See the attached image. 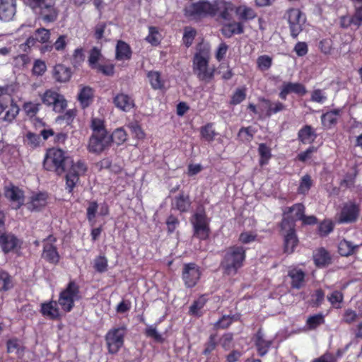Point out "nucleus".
Masks as SVG:
<instances>
[{"mask_svg": "<svg viewBox=\"0 0 362 362\" xmlns=\"http://www.w3.org/2000/svg\"><path fill=\"white\" fill-rule=\"evenodd\" d=\"M209 49L198 47L193 58V71L200 81L209 82L214 75V68L209 65Z\"/></svg>", "mask_w": 362, "mask_h": 362, "instance_id": "f257e3e1", "label": "nucleus"}, {"mask_svg": "<svg viewBox=\"0 0 362 362\" xmlns=\"http://www.w3.org/2000/svg\"><path fill=\"white\" fill-rule=\"evenodd\" d=\"M23 3L45 22L57 19L59 9L55 6V0H23Z\"/></svg>", "mask_w": 362, "mask_h": 362, "instance_id": "f03ea898", "label": "nucleus"}, {"mask_svg": "<svg viewBox=\"0 0 362 362\" xmlns=\"http://www.w3.org/2000/svg\"><path fill=\"white\" fill-rule=\"evenodd\" d=\"M245 259V249L242 246H232L227 249L221 266L228 274H236Z\"/></svg>", "mask_w": 362, "mask_h": 362, "instance_id": "7ed1b4c3", "label": "nucleus"}, {"mask_svg": "<svg viewBox=\"0 0 362 362\" xmlns=\"http://www.w3.org/2000/svg\"><path fill=\"white\" fill-rule=\"evenodd\" d=\"M68 163L69 158L65 156L64 151L52 148L47 151L43 166L48 171H53L57 175H62L65 172L66 165Z\"/></svg>", "mask_w": 362, "mask_h": 362, "instance_id": "20e7f679", "label": "nucleus"}, {"mask_svg": "<svg viewBox=\"0 0 362 362\" xmlns=\"http://www.w3.org/2000/svg\"><path fill=\"white\" fill-rule=\"evenodd\" d=\"M191 223L196 238L200 240L208 238L210 232V218L207 217L204 206H199L197 208L191 218Z\"/></svg>", "mask_w": 362, "mask_h": 362, "instance_id": "39448f33", "label": "nucleus"}, {"mask_svg": "<svg viewBox=\"0 0 362 362\" xmlns=\"http://www.w3.org/2000/svg\"><path fill=\"white\" fill-rule=\"evenodd\" d=\"M361 213V200L351 199L342 203L337 214V221L340 224L354 223L357 221Z\"/></svg>", "mask_w": 362, "mask_h": 362, "instance_id": "423d86ee", "label": "nucleus"}, {"mask_svg": "<svg viewBox=\"0 0 362 362\" xmlns=\"http://www.w3.org/2000/svg\"><path fill=\"white\" fill-rule=\"evenodd\" d=\"M80 298L78 285L75 281H70L66 287L60 292L58 303L64 312L68 313L73 309L75 302Z\"/></svg>", "mask_w": 362, "mask_h": 362, "instance_id": "0eeeda50", "label": "nucleus"}, {"mask_svg": "<svg viewBox=\"0 0 362 362\" xmlns=\"http://www.w3.org/2000/svg\"><path fill=\"white\" fill-rule=\"evenodd\" d=\"M71 165L66 175V185L69 192H71L76 183L79 180V177L85 174L87 170V165L83 160H78L76 162L70 160L66 165Z\"/></svg>", "mask_w": 362, "mask_h": 362, "instance_id": "6e6552de", "label": "nucleus"}, {"mask_svg": "<svg viewBox=\"0 0 362 362\" xmlns=\"http://www.w3.org/2000/svg\"><path fill=\"white\" fill-rule=\"evenodd\" d=\"M127 329L124 326L110 329L105 336V341L110 354H116L124 344Z\"/></svg>", "mask_w": 362, "mask_h": 362, "instance_id": "1a4fd4ad", "label": "nucleus"}, {"mask_svg": "<svg viewBox=\"0 0 362 362\" xmlns=\"http://www.w3.org/2000/svg\"><path fill=\"white\" fill-rule=\"evenodd\" d=\"M185 14L192 19H198L207 16H214V4L206 1H199L186 6Z\"/></svg>", "mask_w": 362, "mask_h": 362, "instance_id": "9d476101", "label": "nucleus"}, {"mask_svg": "<svg viewBox=\"0 0 362 362\" xmlns=\"http://www.w3.org/2000/svg\"><path fill=\"white\" fill-rule=\"evenodd\" d=\"M285 18L289 25L291 35L293 38H296L303 30L305 23V16L298 8H290L286 11Z\"/></svg>", "mask_w": 362, "mask_h": 362, "instance_id": "9b49d317", "label": "nucleus"}, {"mask_svg": "<svg viewBox=\"0 0 362 362\" xmlns=\"http://www.w3.org/2000/svg\"><path fill=\"white\" fill-rule=\"evenodd\" d=\"M111 144L112 139L108 134H92L89 139L88 150L99 154L108 149Z\"/></svg>", "mask_w": 362, "mask_h": 362, "instance_id": "f8f14e48", "label": "nucleus"}, {"mask_svg": "<svg viewBox=\"0 0 362 362\" xmlns=\"http://www.w3.org/2000/svg\"><path fill=\"white\" fill-rule=\"evenodd\" d=\"M43 104L52 106L54 111L62 112L66 107V100L64 97L53 90H47L41 96Z\"/></svg>", "mask_w": 362, "mask_h": 362, "instance_id": "ddd939ff", "label": "nucleus"}, {"mask_svg": "<svg viewBox=\"0 0 362 362\" xmlns=\"http://www.w3.org/2000/svg\"><path fill=\"white\" fill-rule=\"evenodd\" d=\"M281 229L286 231L284 237V250L287 253H292L298 244V238L296 235L294 225L293 222L288 220H282L281 224Z\"/></svg>", "mask_w": 362, "mask_h": 362, "instance_id": "4468645a", "label": "nucleus"}, {"mask_svg": "<svg viewBox=\"0 0 362 362\" xmlns=\"http://www.w3.org/2000/svg\"><path fill=\"white\" fill-rule=\"evenodd\" d=\"M201 271L194 263L185 264L182 269V279L187 288L194 287L200 279Z\"/></svg>", "mask_w": 362, "mask_h": 362, "instance_id": "2eb2a0df", "label": "nucleus"}, {"mask_svg": "<svg viewBox=\"0 0 362 362\" xmlns=\"http://www.w3.org/2000/svg\"><path fill=\"white\" fill-rule=\"evenodd\" d=\"M18 106L13 103L11 97L0 99V115L5 112L1 117L3 121L11 122L19 112Z\"/></svg>", "mask_w": 362, "mask_h": 362, "instance_id": "dca6fc26", "label": "nucleus"}, {"mask_svg": "<svg viewBox=\"0 0 362 362\" xmlns=\"http://www.w3.org/2000/svg\"><path fill=\"white\" fill-rule=\"evenodd\" d=\"M55 242L56 238L52 235H49L46 240H45L42 254V257L44 259L53 264H57L59 261V255L56 246L54 245Z\"/></svg>", "mask_w": 362, "mask_h": 362, "instance_id": "f3484780", "label": "nucleus"}, {"mask_svg": "<svg viewBox=\"0 0 362 362\" xmlns=\"http://www.w3.org/2000/svg\"><path fill=\"white\" fill-rule=\"evenodd\" d=\"M4 195L10 201L13 209H19L24 204L23 192L14 185L6 186L4 188Z\"/></svg>", "mask_w": 362, "mask_h": 362, "instance_id": "a211bd4d", "label": "nucleus"}, {"mask_svg": "<svg viewBox=\"0 0 362 362\" xmlns=\"http://www.w3.org/2000/svg\"><path fill=\"white\" fill-rule=\"evenodd\" d=\"M21 241L11 233H0V247L4 253H8L20 247Z\"/></svg>", "mask_w": 362, "mask_h": 362, "instance_id": "6ab92c4d", "label": "nucleus"}, {"mask_svg": "<svg viewBox=\"0 0 362 362\" xmlns=\"http://www.w3.org/2000/svg\"><path fill=\"white\" fill-rule=\"evenodd\" d=\"M307 90L304 85L300 83L284 82L279 93V97L286 100V97L290 93H296L298 95L303 96L305 95Z\"/></svg>", "mask_w": 362, "mask_h": 362, "instance_id": "aec40b11", "label": "nucleus"}, {"mask_svg": "<svg viewBox=\"0 0 362 362\" xmlns=\"http://www.w3.org/2000/svg\"><path fill=\"white\" fill-rule=\"evenodd\" d=\"M234 9L235 6L230 2L216 1L214 3V16L217 14L224 21L230 20Z\"/></svg>", "mask_w": 362, "mask_h": 362, "instance_id": "412c9836", "label": "nucleus"}, {"mask_svg": "<svg viewBox=\"0 0 362 362\" xmlns=\"http://www.w3.org/2000/svg\"><path fill=\"white\" fill-rule=\"evenodd\" d=\"M16 12L15 0H0V21H10Z\"/></svg>", "mask_w": 362, "mask_h": 362, "instance_id": "4be33fe9", "label": "nucleus"}, {"mask_svg": "<svg viewBox=\"0 0 362 362\" xmlns=\"http://www.w3.org/2000/svg\"><path fill=\"white\" fill-rule=\"evenodd\" d=\"M253 341L260 356H264L267 354L273 342L272 340L266 339L261 329H259L253 337Z\"/></svg>", "mask_w": 362, "mask_h": 362, "instance_id": "5701e85b", "label": "nucleus"}, {"mask_svg": "<svg viewBox=\"0 0 362 362\" xmlns=\"http://www.w3.org/2000/svg\"><path fill=\"white\" fill-rule=\"evenodd\" d=\"M115 107L124 112L130 111L135 105L133 98L125 93L117 94L113 98Z\"/></svg>", "mask_w": 362, "mask_h": 362, "instance_id": "b1692460", "label": "nucleus"}, {"mask_svg": "<svg viewBox=\"0 0 362 362\" xmlns=\"http://www.w3.org/2000/svg\"><path fill=\"white\" fill-rule=\"evenodd\" d=\"M58 303L55 300H50L41 304L40 312L42 315L49 319L56 320L59 317L60 312L58 308Z\"/></svg>", "mask_w": 362, "mask_h": 362, "instance_id": "393cba45", "label": "nucleus"}, {"mask_svg": "<svg viewBox=\"0 0 362 362\" xmlns=\"http://www.w3.org/2000/svg\"><path fill=\"white\" fill-rule=\"evenodd\" d=\"M288 276L291 279V287L296 289L301 288L305 284V272L298 267L288 270Z\"/></svg>", "mask_w": 362, "mask_h": 362, "instance_id": "a878e982", "label": "nucleus"}, {"mask_svg": "<svg viewBox=\"0 0 362 362\" xmlns=\"http://www.w3.org/2000/svg\"><path fill=\"white\" fill-rule=\"evenodd\" d=\"M305 213V206L302 204H296L288 209V212L283 220L286 219L289 222H293L295 226V221L303 218Z\"/></svg>", "mask_w": 362, "mask_h": 362, "instance_id": "bb28decb", "label": "nucleus"}, {"mask_svg": "<svg viewBox=\"0 0 362 362\" xmlns=\"http://www.w3.org/2000/svg\"><path fill=\"white\" fill-rule=\"evenodd\" d=\"M94 90L89 86H83L78 94V100L82 108H86L93 101Z\"/></svg>", "mask_w": 362, "mask_h": 362, "instance_id": "cd10ccee", "label": "nucleus"}, {"mask_svg": "<svg viewBox=\"0 0 362 362\" xmlns=\"http://www.w3.org/2000/svg\"><path fill=\"white\" fill-rule=\"evenodd\" d=\"M298 139L304 144H310L314 141L317 135L315 129L310 125L301 128L298 134Z\"/></svg>", "mask_w": 362, "mask_h": 362, "instance_id": "c85d7f7f", "label": "nucleus"}, {"mask_svg": "<svg viewBox=\"0 0 362 362\" xmlns=\"http://www.w3.org/2000/svg\"><path fill=\"white\" fill-rule=\"evenodd\" d=\"M47 194L44 192H40L33 194L30 198V202L27 204L30 210H37L47 204Z\"/></svg>", "mask_w": 362, "mask_h": 362, "instance_id": "c756f323", "label": "nucleus"}, {"mask_svg": "<svg viewBox=\"0 0 362 362\" xmlns=\"http://www.w3.org/2000/svg\"><path fill=\"white\" fill-rule=\"evenodd\" d=\"M147 77L153 89L161 90L165 88V81L160 72L156 71H151L148 72Z\"/></svg>", "mask_w": 362, "mask_h": 362, "instance_id": "7c9ffc66", "label": "nucleus"}, {"mask_svg": "<svg viewBox=\"0 0 362 362\" xmlns=\"http://www.w3.org/2000/svg\"><path fill=\"white\" fill-rule=\"evenodd\" d=\"M132 56V51L128 44L123 41H118L116 46V59L118 61L129 60Z\"/></svg>", "mask_w": 362, "mask_h": 362, "instance_id": "2f4dec72", "label": "nucleus"}, {"mask_svg": "<svg viewBox=\"0 0 362 362\" xmlns=\"http://www.w3.org/2000/svg\"><path fill=\"white\" fill-rule=\"evenodd\" d=\"M206 301L207 299L204 295L199 297L189 307V313L196 317L202 316L204 314V308Z\"/></svg>", "mask_w": 362, "mask_h": 362, "instance_id": "473e14b6", "label": "nucleus"}, {"mask_svg": "<svg viewBox=\"0 0 362 362\" xmlns=\"http://www.w3.org/2000/svg\"><path fill=\"white\" fill-rule=\"evenodd\" d=\"M71 76L69 68L58 64L54 68V77L59 82H66Z\"/></svg>", "mask_w": 362, "mask_h": 362, "instance_id": "72a5a7b5", "label": "nucleus"}, {"mask_svg": "<svg viewBox=\"0 0 362 362\" xmlns=\"http://www.w3.org/2000/svg\"><path fill=\"white\" fill-rule=\"evenodd\" d=\"M341 109H334L327 112L322 116V122L323 125L329 128L332 125L334 124L341 114Z\"/></svg>", "mask_w": 362, "mask_h": 362, "instance_id": "f704fd0d", "label": "nucleus"}, {"mask_svg": "<svg viewBox=\"0 0 362 362\" xmlns=\"http://www.w3.org/2000/svg\"><path fill=\"white\" fill-rule=\"evenodd\" d=\"M360 245L354 244L351 241L342 240L339 243V252L342 256H349L353 255L358 248Z\"/></svg>", "mask_w": 362, "mask_h": 362, "instance_id": "c9c22d12", "label": "nucleus"}, {"mask_svg": "<svg viewBox=\"0 0 362 362\" xmlns=\"http://www.w3.org/2000/svg\"><path fill=\"white\" fill-rule=\"evenodd\" d=\"M235 13L238 18L243 21H249L256 17L255 11L246 5H240L235 9Z\"/></svg>", "mask_w": 362, "mask_h": 362, "instance_id": "e433bc0d", "label": "nucleus"}, {"mask_svg": "<svg viewBox=\"0 0 362 362\" xmlns=\"http://www.w3.org/2000/svg\"><path fill=\"white\" fill-rule=\"evenodd\" d=\"M313 259L317 266L324 267L329 264L330 257L329 253L325 249L321 248L315 252Z\"/></svg>", "mask_w": 362, "mask_h": 362, "instance_id": "4c0bfd02", "label": "nucleus"}, {"mask_svg": "<svg viewBox=\"0 0 362 362\" xmlns=\"http://www.w3.org/2000/svg\"><path fill=\"white\" fill-rule=\"evenodd\" d=\"M93 268L98 273H105L108 269V260L105 255H100L93 259Z\"/></svg>", "mask_w": 362, "mask_h": 362, "instance_id": "58836bf2", "label": "nucleus"}, {"mask_svg": "<svg viewBox=\"0 0 362 362\" xmlns=\"http://www.w3.org/2000/svg\"><path fill=\"white\" fill-rule=\"evenodd\" d=\"M313 185V181L309 175H303L300 180L299 186L298 187V193L299 194L306 195L311 187Z\"/></svg>", "mask_w": 362, "mask_h": 362, "instance_id": "ea45409f", "label": "nucleus"}, {"mask_svg": "<svg viewBox=\"0 0 362 362\" xmlns=\"http://www.w3.org/2000/svg\"><path fill=\"white\" fill-rule=\"evenodd\" d=\"M325 323V316L322 313L310 316L306 321V328L310 330L315 329Z\"/></svg>", "mask_w": 362, "mask_h": 362, "instance_id": "a19ab883", "label": "nucleus"}, {"mask_svg": "<svg viewBox=\"0 0 362 362\" xmlns=\"http://www.w3.org/2000/svg\"><path fill=\"white\" fill-rule=\"evenodd\" d=\"M110 24L99 23L95 27L94 36L97 40L107 39L110 35Z\"/></svg>", "mask_w": 362, "mask_h": 362, "instance_id": "79ce46f5", "label": "nucleus"}, {"mask_svg": "<svg viewBox=\"0 0 362 362\" xmlns=\"http://www.w3.org/2000/svg\"><path fill=\"white\" fill-rule=\"evenodd\" d=\"M92 134H108L104 124V119L93 117L90 122Z\"/></svg>", "mask_w": 362, "mask_h": 362, "instance_id": "37998d69", "label": "nucleus"}, {"mask_svg": "<svg viewBox=\"0 0 362 362\" xmlns=\"http://www.w3.org/2000/svg\"><path fill=\"white\" fill-rule=\"evenodd\" d=\"M262 101L266 104V107L267 108L266 115L268 117H270L272 115L276 114L285 109V105L279 101L271 103L269 100L265 99H263Z\"/></svg>", "mask_w": 362, "mask_h": 362, "instance_id": "c03bdc74", "label": "nucleus"}, {"mask_svg": "<svg viewBox=\"0 0 362 362\" xmlns=\"http://www.w3.org/2000/svg\"><path fill=\"white\" fill-rule=\"evenodd\" d=\"M258 152L260 156V165H267L272 157L270 148L264 144H260L258 147Z\"/></svg>", "mask_w": 362, "mask_h": 362, "instance_id": "a18cd8bd", "label": "nucleus"}, {"mask_svg": "<svg viewBox=\"0 0 362 362\" xmlns=\"http://www.w3.org/2000/svg\"><path fill=\"white\" fill-rule=\"evenodd\" d=\"M40 142V136L35 133L28 132L23 136V143L25 145L30 147H37Z\"/></svg>", "mask_w": 362, "mask_h": 362, "instance_id": "49530a36", "label": "nucleus"}, {"mask_svg": "<svg viewBox=\"0 0 362 362\" xmlns=\"http://www.w3.org/2000/svg\"><path fill=\"white\" fill-rule=\"evenodd\" d=\"M13 287L11 276L5 271L0 272V291H8Z\"/></svg>", "mask_w": 362, "mask_h": 362, "instance_id": "de8ad7c7", "label": "nucleus"}, {"mask_svg": "<svg viewBox=\"0 0 362 362\" xmlns=\"http://www.w3.org/2000/svg\"><path fill=\"white\" fill-rule=\"evenodd\" d=\"M197 32L195 29L192 27H185L184 29V34L182 37L183 44L189 47L192 45L194 39L196 36Z\"/></svg>", "mask_w": 362, "mask_h": 362, "instance_id": "09e8293b", "label": "nucleus"}, {"mask_svg": "<svg viewBox=\"0 0 362 362\" xmlns=\"http://www.w3.org/2000/svg\"><path fill=\"white\" fill-rule=\"evenodd\" d=\"M190 204L191 202L189 197L184 195L178 196L175 200V207L182 212L187 211L189 209Z\"/></svg>", "mask_w": 362, "mask_h": 362, "instance_id": "8fccbe9b", "label": "nucleus"}, {"mask_svg": "<svg viewBox=\"0 0 362 362\" xmlns=\"http://www.w3.org/2000/svg\"><path fill=\"white\" fill-rule=\"evenodd\" d=\"M343 294L339 291H334L327 296V300L334 308H340L343 300Z\"/></svg>", "mask_w": 362, "mask_h": 362, "instance_id": "3c124183", "label": "nucleus"}, {"mask_svg": "<svg viewBox=\"0 0 362 362\" xmlns=\"http://www.w3.org/2000/svg\"><path fill=\"white\" fill-rule=\"evenodd\" d=\"M100 50L97 47H93L90 52L88 63L91 68L95 69L99 65L98 62L101 58Z\"/></svg>", "mask_w": 362, "mask_h": 362, "instance_id": "603ef678", "label": "nucleus"}, {"mask_svg": "<svg viewBox=\"0 0 362 362\" xmlns=\"http://www.w3.org/2000/svg\"><path fill=\"white\" fill-rule=\"evenodd\" d=\"M246 90L245 87L237 88L231 97L230 104L235 105L242 103L246 98Z\"/></svg>", "mask_w": 362, "mask_h": 362, "instance_id": "864d4df0", "label": "nucleus"}, {"mask_svg": "<svg viewBox=\"0 0 362 362\" xmlns=\"http://www.w3.org/2000/svg\"><path fill=\"white\" fill-rule=\"evenodd\" d=\"M110 136L112 139V142H115L118 145L124 143L127 138V133L122 128L117 129Z\"/></svg>", "mask_w": 362, "mask_h": 362, "instance_id": "5fc2aeb1", "label": "nucleus"}, {"mask_svg": "<svg viewBox=\"0 0 362 362\" xmlns=\"http://www.w3.org/2000/svg\"><path fill=\"white\" fill-rule=\"evenodd\" d=\"M146 40L147 42L153 45H157L160 43L161 36L158 33V30L155 27L149 28L148 35L146 36Z\"/></svg>", "mask_w": 362, "mask_h": 362, "instance_id": "6e6d98bb", "label": "nucleus"}, {"mask_svg": "<svg viewBox=\"0 0 362 362\" xmlns=\"http://www.w3.org/2000/svg\"><path fill=\"white\" fill-rule=\"evenodd\" d=\"M272 58L267 55H262L258 57L257 63L261 71H267L272 66Z\"/></svg>", "mask_w": 362, "mask_h": 362, "instance_id": "4d7b16f0", "label": "nucleus"}, {"mask_svg": "<svg viewBox=\"0 0 362 362\" xmlns=\"http://www.w3.org/2000/svg\"><path fill=\"white\" fill-rule=\"evenodd\" d=\"M327 99L325 92L320 89H315L312 92L311 100L317 103L323 104Z\"/></svg>", "mask_w": 362, "mask_h": 362, "instance_id": "13d9d810", "label": "nucleus"}, {"mask_svg": "<svg viewBox=\"0 0 362 362\" xmlns=\"http://www.w3.org/2000/svg\"><path fill=\"white\" fill-rule=\"evenodd\" d=\"M358 317L359 315L355 310L349 308L344 310L342 320L347 324H351L356 322Z\"/></svg>", "mask_w": 362, "mask_h": 362, "instance_id": "bf43d9fd", "label": "nucleus"}, {"mask_svg": "<svg viewBox=\"0 0 362 362\" xmlns=\"http://www.w3.org/2000/svg\"><path fill=\"white\" fill-rule=\"evenodd\" d=\"M201 134L204 139L210 141L214 139L216 133L212 128V125L208 124L201 129Z\"/></svg>", "mask_w": 362, "mask_h": 362, "instance_id": "052dcab7", "label": "nucleus"}, {"mask_svg": "<svg viewBox=\"0 0 362 362\" xmlns=\"http://www.w3.org/2000/svg\"><path fill=\"white\" fill-rule=\"evenodd\" d=\"M49 30L45 28H39L35 33L36 40L41 43L47 42L49 39Z\"/></svg>", "mask_w": 362, "mask_h": 362, "instance_id": "680f3d73", "label": "nucleus"}, {"mask_svg": "<svg viewBox=\"0 0 362 362\" xmlns=\"http://www.w3.org/2000/svg\"><path fill=\"white\" fill-rule=\"evenodd\" d=\"M84 61V54L83 49L77 48L75 49L72 59L71 64L74 66L78 67Z\"/></svg>", "mask_w": 362, "mask_h": 362, "instance_id": "e2e57ef3", "label": "nucleus"}, {"mask_svg": "<svg viewBox=\"0 0 362 362\" xmlns=\"http://www.w3.org/2000/svg\"><path fill=\"white\" fill-rule=\"evenodd\" d=\"M39 105L38 103L28 102L23 105V110L28 116L33 117L39 111Z\"/></svg>", "mask_w": 362, "mask_h": 362, "instance_id": "0e129e2a", "label": "nucleus"}, {"mask_svg": "<svg viewBox=\"0 0 362 362\" xmlns=\"http://www.w3.org/2000/svg\"><path fill=\"white\" fill-rule=\"evenodd\" d=\"M233 334L231 333H226L223 334L220 340L219 343L221 346L225 349V350H229L233 345Z\"/></svg>", "mask_w": 362, "mask_h": 362, "instance_id": "69168bd1", "label": "nucleus"}, {"mask_svg": "<svg viewBox=\"0 0 362 362\" xmlns=\"http://www.w3.org/2000/svg\"><path fill=\"white\" fill-rule=\"evenodd\" d=\"M46 64L43 61L35 60L33 67V73L36 76H42L46 71Z\"/></svg>", "mask_w": 362, "mask_h": 362, "instance_id": "338daca9", "label": "nucleus"}, {"mask_svg": "<svg viewBox=\"0 0 362 362\" xmlns=\"http://www.w3.org/2000/svg\"><path fill=\"white\" fill-rule=\"evenodd\" d=\"M128 127L136 138L139 139L144 138V133L137 122H131Z\"/></svg>", "mask_w": 362, "mask_h": 362, "instance_id": "774afa93", "label": "nucleus"}]
</instances>
